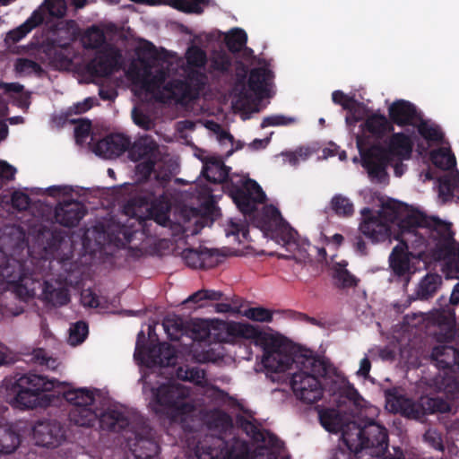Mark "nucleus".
I'll use <instances>...</instances> for the list:
<instances>
[{
	"label": "nucleus",
	"mask_w": 459,
	"mask_h": 459,
	"mask_svg": "<svg viewBox=\"0 0 459 459\" xmlns=\"http://www.w3.org/2000/svg\"><path fill=\"white\" fill-rule=\"evenodd\" d=\"M45 293L47 298L54 304V305H64L69 301V295L67 290L65 288H53L48 282H46L45 286Z\"/></svg>",
	"instance_id": "nucleus-43"
},
{
	"label": "nucleus",
	"mask_w": 459,
	"mask_h": 459,
	"mask_svg": "<svg viewBox=\"0 0 459 459\" xmlns=\"http://www.w3.org/2000/svg\"><path fill=\"white\" fill-rule=\"evenodd\" d=\"M453 246L451 225L437 218H430L416 228H403L400 243L389 255L392 278L408 285L420 269V261L428 264L445 258L452 254Z\"/></svg>",
	"instance_id": "nucleus-3"
},
{
	"label": "nucleus",
	"mask_w": 459,
	"mask_h": 459,
	"mask_svg": "<svg viewBox=\"0 0 459 459\" xmlns=\"http://www.w3.org/2000/svg\"><path fill=\"white\" fill-rule=\"evenodd\" d=\"M356 455L358 457L359 455L354 454L351 450H344L342 448L335 449L330 459H352V456Z\"/></svg>",
	"instance_id": "nucleus-62"
},
{
	"label": "nucleus",
	"mask_w": 459,
	"mask_h": 459,
	"mask_svg": "<svg viewBox=\"0 0 459 459\" xmlns=\"http://www.w3.org/2000/svg\"><path fill=\"white\" fill-rule=\"evenodd\" d=\"M244 316L250 320L257 322H270L272 321V313L263 307H252L244 312Z\"/></svg>",
	"instance_id": "nucleus-49"
},
{
	"label": "nucleus",
	"mask_w": 459,
	"mask_h": 459,
	"mask_svg": "<svg viewBox=\"0 0 459 459\" xmlns=\"http://www.w3.org/2000/svg\"><path fill=\"white\" fill-rule=\"evenodd\" d=\"M47 193L48 195L65 198L74 195V189L68 186H53L42 190Z\"/></svg>",
	"instance_id": "nucleus-53"
},
{
	"label": "nucleus",
	"mask_w": 459,
	"mask_h": 459,
	"mask_svg": "<svg viewBox=\"0 0 459 459\" xmlns=\"http://www.w3.org/2000/svg\"><path fill=\"white\" fill-rule=\"evenodd\" d=\"M217 250H194L186 249L183 252V258L185 262L191 267H203L206 264L208 257L212 256Z\"/></svg>",
	"instance_id": "nucleus-36"
},
{
	"label": "nucleus",
	"mask_w": 459,
	"mask_h": 459,
	"mask_svg": "<svg viewBox=\"0 0 459 459\" xmlns=\"http://www.w3.org/2000/svg\"><path fill=\"white\" fill-rule=\"evenodd\" d=\"M15 71L20 74L26 75L38 73L39 71V66L37 63L31 60L21 58L15 63Z\"/></svg>",
	"instance_id": "nucleus-51"
},
{
	"label": "nucleus",
	"mask_w": 459,
	"mask_h": 459,
	"mask_svg": "<svg viewBox=\"0 0 459 459\" xmlns=\"http://www.w3.org/2000/svg\"><path fill=\"white\" fill-rule=\"evenodd\" d=\"M92 107V100L86 99L82 102L74 104L71 108L74 113H82L89 110Z\"/></svg>",
	"instance_id": "nucleus-63"
},
{
	"label": "nucleus",
	"mask_w": 459,
	"mask_h": 459,
	"mask_svg": "<svg viewBox=\"0 0 459 459\" xmlns=\"http://www.w3.org/2000/svg\"><path fill=\"white\" fill-rule=\"evenodd\" d=\"M19 444V436L8 425L0 421V454L13 453Z\"/></svg>",
	"instance_id": "nucleus-32"
},
{
	"label": "nucleus",
	"mask_w": 459,
	"mask_h": 459,
	"mask_svg": "<svg viewBox=\"0 0 459 459\" xmlns=\"http://www.w3.org/2000/svg\"><path fill=\"white\" fill-rule=\"evenodd\" d=\"M385 407L392 412H398L416 420L427 413L445 412L450 410L449 403L443 400L422 397L420 402L416 403L394 391L385 392Z\"/></svg>",
	"instance_id": "nucleus-17"
},
{
	"label": "nucleus",
	"mask_w": 459,
	"mask_h": 459,
	"mask_svg": "<svg viewBox=\"0 0 459 459\" xmlns=\"http://www.w3.org/2000/svg\"><path fill=\"white\" fill-rule=\"evenodd\" d=\"M288 365L282 369H268L276 373H288L290 386L297 399L304 403H314L323 397L320 377L327 373L326 362L307 349L290 344Z\"/></svg>",
	"instance_id": "nucleus-7"
},
{
	"label": "nucleus",
	"mask_w": 459,
	"mask_h": 459,
	"mask_svg": "<svg viewBox=\"0 0 459 459\" xmlns=\"http://www.w3.org/2000/svg\"><path fill=\"white\" fill-rule=\"evenodd\" d=\"M82 43L86 48L102 49L96 57L88 65V71L95 76H107L113 73L121 64L120 53L111 45L104 44L103 30L97 26L88 29L82 37Z\"/></svg>",
	"instance_id": "nucleus-15"
},
{
	"label": "nucleus",
	"mask_w": 459,
	"mask_h": 459,
	"mask_svg": "<svg viewBox=\"0 0 459 459\" xmlns=\"http://www.w3.org/2000/svg\"><path fill=\"white\" fill-rule=\"evenodd\" d=\"M32 436L36 445L55 447L64 439V431L62 426L56 420H43L35 423L32 429Z\"/></svg>",
	"instance_id": "nucleus-21"
},
{
	"label": "nucleus",
	"mask_w": 459,
	"mask_h": 459,
	"mask_svg": "<svg viewBox=\"0 0 459 459\" xmlns=\"http://www.w3.org/2000/svg\"><path fill=\"white\" fill-rule=\"evenodd\" d=\"M132 115H133L134 122L138 126H140L145 130H148L152 127L153 123L148 116L137 111L136 109L133 110Z\"/></svg>",
	"instance_id": "nucleus-59"
},
{
	"label": "nucleus",
	"mask_w": 459,
	"mask_h": 459,
	"mask_svg": "<svg viewBox=\"0 0 459 459\" xmlns=\"http://www.w3.org/2000/svg\"><path fill=\"white\" fill-rule=\"evenodd\" d=\"M424 439L435 449H443L441 437L436 430L429 429L424 435Z\"/></svg>",
	"instance_id": "nucleus-58"
},
{
	"label": "nucleus",
	"mask_w": 459,
	"mask_h": 459,
	"mask_svg": "<svg viewBox=\"0 0 459 459\" xmlns=\"http://www.w3.org/2000/svg\"><path fill=\"white\" fill-rule=\"evenodd\" d=\"M150 406L158 414L167 417L173 422H183L194 410L186 385L169 383L151 390Z\"/></svg>",
	"instance_id": "nucleus-13"
},
{
	"label": "nucleus",
	"mask_w": 459,
	"mask_h": 459,
	"mask_svg": "<svg viewBox=\"0 0 459 459\" xmlns=\"http://www.w3.org/2000/svg\"><path fill=\"white\" fill-rule=\"evenodd\" d=\"M43 22V18L39 11H34L31 16L25 21L21 26L11 30L6 37V40L16 42L24 38L33 28Z\"/></svg>",
	"instance_id": "nucleus-31"
},
{
	"label": "nucleus",
	"mask_w": 459,
	"mask_h": 459,
	"mask_svg": "<svg viewBox=\"0 0 459 459\" xmlns=\"http://www.w3.org/2000/svg\"><path fill=\"white\" fill-rule=\"evenodd\" d=\"M29 279L22 273V264L15 261L8 263L0 271V291L12 290L22 294V287L27 286Z\"/></svg>",
	"instance_id": "nucleus-24"
},
{
	"label": "nucleus",
	"mask_w": 459,
	"mask_h": 459,
	"mask_svg": "<svg viewBox=\"0 0 459 459\" xmlns=\"http://www.w3.org/2000/svg\"><path fill=\"white\" fill-rule=\"evenodd\" d=\"M362 194L376 209L369 207L361 209L359 230L373 243L385 241L390 243L392 239L400 241L403 228H416L431 218L387 196L372 194L369 191H364Z\"/></svg>",
	"instance_id": "nucleus-5"
},
{
	"label": "nucleus",
	"mask_w": 459,
	"mask_h": 459,
	"mask_svg": "<svg viewBox=\"0 0 459 459\" xmlns=\"http://www.w3.org/2000/svg\"><path fill=\"white\" fill-rule=\"evenodd\" d=\"M144 333H139L134 351L135 360L148 368L155 365L169 366L174 364L175 351L168 343H161L158 347L147 350L144 346Z\"/></svg>",
	"instance_id": "nucleus-20"
},
{
	"label": "nucleus",
	"mask_w": 459,
	"mask_h": 459,
	"mask_svg": "<svg viewBox=\"0 0 459 459\" xmlns=\"http://www.w3.org/2000/svg\"><path fill=\"white\" fill-rule=\"evenodd\" d=\"M88 335V325L83 322H77L69 329L68 342L73 345L82 343Z\"/></svg>",
	"instance_id": "nucleus-44"
},
{
	"label": "nucleus",
	"mask_w": 459,
	"mask_h": 459,
	"mask_svg": "<svg viewBox=\"0 0 459 459\" xmlns=\"http://www.w3.org/2000/svg\"><path fill=\"white\" fill-rule=\"evenodd\" d=\"M226 238L230 247L222 250L225 256H246L255 253L247 227L245 223L230 219L224 225Z\"/></svg>",
	"instance_id": "nucleus-19"
},
{
	"label": "nucleus",
	"mask_w": 459,
	"mask_h": 459,
	"mask_svg": "<svg viewBox=\"0 0 459 459\" xmlns=\"http://www.w3.org/2000/svg\"><path fill=\"white\" fill-rule=\"evenodd\" d=\"M259 437L262 444L255 445L251 459H276L275 452L278 446L274 437L258 432L255 440L258 441ZM247 445L241 440L236 439L230 447H224L223 440L215 438L212 446L198 447L196 456L198 459H247Z\"/></svg>",
	"instance_id": "nucleus-12"
},
{
	"label": "nucleus",
	"mask_w": 459,
	"mask_h": 459,
	"mask_svg": "<svg viewBox=\"0 0 459 459\" xmlns=\"http://www.w3.org/2000/svg\"><path fill=\"white\" fill-rule=\"evenodd\" d=\"M125 213L138 220L146 217L152 219L158 224L168 227L172 234L186 236L197 234L207 223L208 218L195 210H184L176 216V221L170 220V204L167 196H161L151 205L142 201H130L124 208Z\"/></svg>",
	"instance_id": "nucleus-8"
},
{
	"label": "nucleus",
	"mask_w": 459,
	"mask_h": 459,
	"mask_svg": "<svg viewBox=\"0 0 459 459\" xmlns=\"http://www.w3.org/2000/svg\"><path fill=\"white\" fill-rule=\"evenodd\" d=\"M438 388L443 389L447 394V396L453 399L459 397L458 384L450 377L446 380V383L443 382Z\"/></svg>",
	"instance_id": "nucleus-60"
},
{
	"label": "nucleus",
	"mask_w": 459,
	"mask_h": 459,
	"mask_svg": "<svg viewBox=\"0 0 459 459\" xmlns=\"http://www.w3.org/2000/svg\"><path fill=\"white\" fill-rule=\"evenodd\" d=\"M346 394L348 408L352 413L342 408L321 411V424L329 432H341L342 443L359 455L358 459H375L382 455L387 448V433L373 420L378 413L377 408L368 404L352 387L347 388Z\"/></svg>",
	"instance_id": "nucleus-2"
},
{
	"label": "nucleus",
	"mask_w": 459,
	"mask_h": 459,
	"mask_svg": "<svg viewBox=\"0 0 459 459\" xmlns=\"http://www.w3.org/2000/svg\"><path fill=\"white\" fill-rule=\"evenodd\" d=\"M156 150V144L147 137L140 138L131 147L129 155L131 160L143 161L137 165V170L141 171L143 177L148 176L153 169L152 157Z\"/></svg>",
	"instance_id": "nucleus-23"
},
{
	"label": "nucleus",
	"mask_w": 459,
	"mask_h": 459,
	"mask_svg": "<svg viewBox=\"0 0 459 459\" xmlns=\"http://www.w3.org/2000/svg\"><path fill=\"white\" fill-rule=\"evenodd\" d=\"M438 197L442 202L451 197L459 199V177L457 175H446L439 180Z\"/></svg>",
	"instance_id": "nucleus-29"
},
{
	"label": "nucleus",
	"mask_w": 459,
	"mask_h": 459,
	"mask_svg": "<svg viewBox=\"0 0 459 459\" xmlns=\"http://www.w3.org/2000/svg\"><path fill=\"white\" fill-rule=\"evenodd\" d=\"M17 169L4 160H0V178L3 180H13Z\"/></svg>",
	"instance_id": "nucleus-61"
},
{
	"label": "nucleus",
	"mask_w": 459,
	"mask_h": 459,
	"mask_svg": "<svg viewBox=\"0 0 459 459\" xmlns=\"http://www.w3.org/2000/svg\"><path fill=\"white\" fill-rule=\"evenodd\" d=\"M392 120L399 126L411 125L417 128L420 138L416 141V150L423 155L433 145L443 143L444 134L437 125L422 120L415 108L408 101L397 100L389 107Z\"/></svg>",
	"instance_id": "nucleus-14"
},
{
	"label": "nucleus",
	"mask_w": 459,
	"mask_h": 459,
	"mask_svg": "<svg viewBox=\"0 0 459 459\" xmlns=\"http://www.w3.org/2000/svg\"><path fill=\"white\" fill-rule=\"evenodd\" d=\"M441 284V277L437 273L427 274L419 283L417 288V297L427 299L433 295Z\"/></svg>",
	"instance_id": "nucleus-34"
},
{
	"label": "nucleus",
	"mask_w": 459,
	"mask_h": 459,
	"mask_svg": "<svg viewBox=\"0 0 459 459\" xmlns=\"http://www.w3.org/2000/svg\"><path fill=\"white\" fill-rule=\"evenodd\" d=\"M273 94V74L270 64L264 60L259 61L247 76L237 82L232 93V108L246 120L251 114L259 112L263 108L262 100L271 98Z\"/></svg>",
	"instance_id": "nucleus-9"
},
{
	"label": "nucleus",
	"mask_w": 459,
	"mask_h": 459,
	"mask_svg": "<svg viewBox=\"0 0 459 459\" xmlns=\"http://www.w3.org/2000/svg\"><path fill=\"white\" fill-rule=\"evenodd\" d=\"M177 377L179 379L187 380L199 385H204L206 384L204 371L197 368H179L177 370Z\"/></svg>",
	"instance_id": "nucleus-42"
},
{
	"label": "nucleus",
	"mask_w": 459,
	"mask_h": 459,
	"mask_svg": "<svg viewBox=\"0 0 459 459\" xmlns=\"http://www.w3.org/2000/svg\"><path fill=\"white\" fill-rule=\"evenodd\" d=\"M393 130V126L386 119L385 117L381 115H372L368 117L366 122L361 125V134L357 135V146L359 150L361 157L365 149V140L369 137L379 138Z\"/></svg>",
	"instance_id": "nucleus-22"
},
{
	"label": "nucleus",
	"mask_w": 459,
	"mask_h": 459,
	"mask_svg": "<svg viewBox=\"0 0 459 459\" xmlns=\"http://www.w3.org/2000/svg\"><path fill=\"white\" fill-rule=\"evenodd\" d=\"M371 365L368 358H363L359 363V368L357 371L359 377L366 378L368 376Z\"/></svg>",
	"instance_id": "nucleus-64"
},
{
	"label": "nucleus",
	"mask_w": 459,
	"mask_h": 459,
	"mask_svg": "<svg viewBox=\"0 0 459 459\" xmlns=\"http://www.w3.org/2000/svg\"><path fill=\"white\" fill-rule=\"evenodd\" d=\"M454 250L446 262L444 272L447 278H459V247Z\"/></svg>",
	"instance_id": "nucleus-46"
},
{
	"label": "nucleus",
	"mask_w": 459,
	"mask_h": 459,
	"mask_svg": "<svg viewBox=\"0 0 459 459\" xmlns=\"http://www.w3.org/2000/svg\"><path fill=\"white\" fill-rule=\"evenodd\" d=\"M332 100L335 104L341 105L344 109L348 110L351 107L354 100L341 91H335L332 94Z\"/></svg>",
	"instance_id": "nucleus-56"
},
{
	"label": "nucleus",
	"mask_w": 459,
	"mask_h": 459,
	"mask_svg": "<svg viewBox=\"0 0 459 459\" xmlns=\"http://www.w3.org/2000/svg\"><path fill=\"white\" fill-rule=\"evenodd\" d=\"M432 162L442 169H449L455 165V157L449 147H442L431 153Z\"/></svg>",
	"instance_id": "nucleus-38"
},
{
	"label": "nucleus",
	"mask_w": 459,
	"mask_h": 459,
	"mask_svg": "<svg viewBox=\"0 0 459 459\" xmlns=\"http://www.w3.org/2000/svg\"><path fill=\"white\" fill-rule=\"evenodd\" d=\"M220 329L230 331L232 334L245 339L254 340L256 346L263 351L262 363L268 369H282L288 365V352L292 343L286 337L277 332H260L248 324L216 322Z\"/></svg>",
	"instance_id": "nucleus-11"
},
{
	"label": "nucleus",
	"mask_w": 459,
	"mask_h": 459,
	"mask_svg": "<svg viewBox=\"0 0 459 459\" xmlns=\"http://www.w3.org/2000/svg\"><path fill=\"white\" fill-rule=\"evenodd\" d=\"M137 56L126 75L133 83L135 95L142 100L178 102L194 99L206 82V55L196 47L189 48L186 54L188 83L174 78L170 73L171 64L158 57L150 44L144 43V49H139Z\"/></svg>",
	"instance_id": "nucleus-1"
},
{
	"label": "nucleus",
	"mask_w": 459,
	"mask_h": 459,
	"mask_svg": "<svg viewBox=\"0 0 459 459\" xmlns=\"http://www.w3.org/2000/svg\"><path fill=\"white\" fill-rule=\"evenodd\" d=\"M91 123L87 120H80L74 127V135L77 143L82 144L90 136Z\"/></svg>",
	"instance_id": "nucleus-52"
},
{
	"label": "nucleus",
	"mask_w": 459,
	"mask_h": 459,
	"mask_svg": "<svg viewBox=\"0 0 459 459\" xmlns=\"http://www.w3.org/2000/svg\"><path fill=\"white\" fill-rule=\"evenodd\" d=\"M70 420L81 427H92L98 420L102 429L118 431L128 425L126 411L117 406L104 409L97 406L74 407L69 413Z\"/></svg>",
	"instance_id": "nucleus-16"
},
{
	"label": "nucleus",
	"mask_w": 459,
	"mask_h": 459,
	"mask_svg": "<svg viewBox=\"0 0 459 459\" xmlns=\"http://www.w3.org/2000/svg\"><path fill=\"white\" fill-rule=\"evenodd\" d=\"M314 149L309 146H301L294 151L282 152L281 155L283 157L285 163L290 166L297 167L300 163L307 160L314 153Z\"/></svg>",
	"instance_id": "nucleus-35"
},
{
	"label": "nucleus",
	"mask_w": 459,
	"mask_h": 459,
	"mask_svg": "<svg viewBox=\"0 0 459 459\" xmlns=\"http://www.w3.org/2000/svg\"><path fill=\"white\" fill-rule=\"evenodd\" d=\"M414 139L406 132L396 133L385 142V146H373L363 154L362 165L371 179L384 181L388 165L394 167L397 177H401L405 170L403 161L411 158Z\"/></svg>",
	"instance_id": "nucleus-10"
},
{
	"label": "nucleus",
	"mask_w": 459,
	"mask_h": 459,
	"mask_svg": "<svg viewBox=\"0 0 459 459\" xmlns=\"http://www.w3.org/2000/svg\"><path fill=\"white\" fill-rule=\"evenodd\" d=\"M129 139L123 134H112L100 141L94 152L104 159H113L122 154L129 146Z\"/></svg>",
	"instance_id": "nucleus-25"
},
{
	"label": "nucleus",
	"mask_w": 459,
	"mask_h": 459,
	"mask_svg": "<svg viewBox=\"0 0 459 459\" xmlns=\"http://www.w3.org/2000/svg\"><path fill=\"white\" fill-rule=\"evenodd\" d=\"M83 215V205L76 201H64L56 209V221L65 227L75 226Z\"/></svg>",
	"instance_id": "nucleus-26"
},
{
	"label": "nucleus",
	"mask_w": 459,
	"mask_h": 459,
	"mask_svg": "<svg viewBox=\"0 0 459 459\" xmlns=\"http://www.w3.org/2000/svg\"><path fill=\"white\" fill-rule=\"evenodd\" d=\"M35 363L44 366L48 369L55 370L58 368L59 362L48 355V353L42 350L39 349L33 351L32 359Z\"/></svg>",
	"instance_id": "nucleus-47"
},
{
	"label": "nucleus",
	"mask_w": 459,
	"mask_h": 459,
	"mask_svg": "<svg viewBox=\"0 0 459 459\" xmlns=\"http://www.w3.org/2000/svg\"><path fill=\"white\" fill-rule=\"evenodd\" d=\"M224 39L230 50L237 52L246 46L247 35L244 30L235 28L224 34Z\"/></svg>",
	"instance_id": "nucleus-37"
},
{
	"label": "nucleus",
	"mask_w": 459,
	"mask_h": 459,
	"mask_svg": "<svg viewBox=\"0 0 459 459\" xmlns=\"http://www.w3.org/2000/svg\"><path fill=\"white\" fill-rule=\"evenodd\" d=\"M131 450L136 459H151L158 455L159 447L151 439L139 438L131 446Z\"/></svg>",
	"instance_id": "nucleus-33"
},
{
	"label": "nucleus",
	"mask_w": 459,
	"mask_h": 459,
	"mask_svg": "<svg viewBox=\"0 0 459 459\" xmlns=\"http://www.w3.org/2000/svg\"><path fill=\"white\" fill-rule=\"evenodd\" d=\"M296 122V118L292 117H286L283 115H274L264 117L262 122V127L288 126Z\"/></svg>",
	"instance_id": "nucleus-50"
},
{
	"label": "nucleus",
	"mask_w": 459,
	"mask_h": 459,
	"mask_svg": "<svg viewBox=\"0 0 459 459\" xmlns=\"http://www.w3.org/2000/svg\"><path fill=\"white\" fill-rule=\"evenodd\" d=\"M449 343V341L442 342L436 345L432 351L431 358L437 368H448L454 365L459 366V351Z\"/></svg>",
	"instance_id": "nucleus-27"
},
{
	"label": "nucleus",
	"mask_w": 459,
	"mask_h": 459,
	"mask_svg": "<svg viewBox=\"0 0 459 459\" xmlns=\"http://www.w3.org/2000/svg\"><path fill=\"white\" fill-rule=\"evenodd\" d=\"M230 65V58L225 52L215 54L212 58V65L214 70L226 71Z\"/></svg>",
	"instance_id": "nucleus-54"
},
{
	"label": "nucleus",
	"mask_w": 459,
	"mask_h": 459,
	"mask_svg": "<svg viewBox=\"0 0 459 459\" xmlns=\"http://www.w3.org/2000/svg\"><path fill=\"white\" fill-rule=\"evenodd\" d=\"M76 7H82L84 5L86 0H71ZM41 13L44 19L43 13L48 11L49 15L52 17H63L66 13V3L65 0H45L44 4L37 10Z\"/></svg>",
	"instance_id": "nucleus-30"
},
{
	"label": "nucleus",
	"mask_w": 459,
	"mask_h": 459,
	"mask_svg": "<svg viewBox=\"0 0 459 459\" xmlns=\"http://www.w3.org/2000/svg\"><path fill=\"white\" fill-rule=\"evenodd\" d=\"M368 114L366 107L356 100L353 101L351 107L348 109V115L346 116V123L349 126H351L357 121L364 118Z\"/></svg>",
	"instance_id": "nucleus-48"
},
{
	"label": "nucleus",
	"mask_w": 459,
	"mask_h": 459,
	"mask_svg": "<svg viewBox=\"0 0 459 459\" xmlns=\"http://www.w3.org/2000/svg\"><path fill=\"white\" fill-rule=\"evenodd\" d=\"M330 204L332 210L339 216L349 217L354 212L352 202L344 195H335Z\"/></svg>",
	"instance_id": "nucleus-40"
},
{
	"label": "nucleus",
	"mask_w": 459,
	"mask_h": 459,
	"mask_svg": "<svg viewBox=\"0 0 459 459\" xmlns=\"http://www.w3.org/2000/svg\"><path fill=\"white\" fill-rule=\"evenodd\" d=\"M230 181V195L243 213H251L257 204L264 202L265 194L255 181L239 175L231 176Z\"/></svg>",
	"instance_id": "nucleus-18"
},
{
	"label": "nucleus",
	"mask_w": 459,
	"mask_h": 459,
	"mask_svg": "<svg viewBox=\"0 0 459 459\" xmlns=\"http://www.w3.org/2000/svg\"><path fill=\"white\" fill-rule=\"evenodd\" d=\"M163 326L171 339L178 340L184 333L183 321L179 317L174 316L167 318L163 323Z\"/></svg>",
	"instance_id": "nucleus-45"
},
{
	"label": "nucleus",
	"mask_w": 459,
	"mask_h": 459,
	"mask_svg": "<svg viewBox=\"0 0 459 459\" xmlns=\"http://www.w3.org/2000/svg\"><path fill=\"white\" fill-rule=\"evenodd\" d=\"M346 263H337L333 265V276L335 283L341 287H352L356 285V279L346 269Z\"/></svg>",
	"instance_id": "nucleus-39"
},
{
	"label": "nucleus",
	"mask_w": 459,
	"mask_h": 459,
	"mask_svg": "<svg viewBox=\"0 0 459 459\" xmlns=\"http://www.w3.org/2000/svg\"><path fill=\"white\" fill-rule=\"evenodd\" d=\"M255 223L277 244L285 247L287 254H279L280 257L301 261L307 255H316L318 260H324L326 255L324 246L330 242L339 246L343 240L340 234H334L329 239L322 232L318 236V241L322 246L310 245L307 239H299L297 232L282 219L279 210L273 205L264 206L255 218Z\"/></svg>",
	"instance_id": "nucleus-6"
},
{
	"label": "nucleus",
	"mask_w": 459,
	"mask_h": 459,
	"mask_svg": "<svg viewBox=\"0 0 459 459\" xmlns=\"http://www.w3.org/2000/svg\"><path fill=\"white\" fill-rule=\"evenodd\" d=\"M221 293L220 291L212 290H200L191 296H189L184 302L185 303H195L197 307H202L205 306V301H216L220 300Z\"/></svg>",
	"instance_id": "nucleus-41"
},
{
	"label": "nucleus",
	"mask_w": 459,
	"mask_h": 459,
	"mask_svg": "<svg viewBox=\"0 0 459 459\" xmlns=\"http://www.w3.org/2000/svg\"><path fill=\"white\" fill-rule=\"evenodd\" d=\"M203 173L209 181L221 183L228 177L229 169L221 160L211 156L204 160Z\"/></svg>",
	"instance_id": "nucleus-28"
},
{
	"label": "nucleus",
	"mask_w": 459,
	"mask_h": 459,
	"mask_svg": "<svg viewBox=\"0 0 459 459\" xmlns=\"http://www.w3.org/2000/svg\"><path fill=\"white\" fill-rule=\"evenodd\" d=\"M81 301L84 307H97L100 306V299L91 290H84L81 294Z\"/></svg>",
	"instance_id": "nucleus-55"
},
{
	"label": "nucleus",
	"mask_w": 459,
	"mask_h": 459,
	"mask_svg": "<svg viewBox=\"0 0 459 459\" xmlns=\"http://www.w3.org/2000/svg\"><path fill=\"white\" fill-rule=\"evenodd\" d=\"M30 204L29 197L26 194L22 192H14L12 196V204L18 210H25Z\"/></svg>",
	"instance_id": "nucleus-57"
},
{
	"label": "nucleus",
	"mask_w": 459,
	"mask_h": 459,
	"mask_svg": "<svg viewBox=\"0 0 459 459\" xmlns=\"http://www.w3.org/2000/svg\"><path fill=\"white\" fill-rule=\"evenodd\" d=\"M6 402L15 409L30 410L46 407L52 398L48 394L56 390L74 407L97 406L100 403V392L90 387H72L56 379H48L36 374L5 377L2 383Z\"/></svg>",
	"instance_id": "nucleus-4"
}]
</instances>
